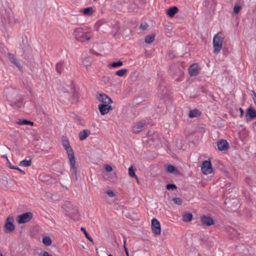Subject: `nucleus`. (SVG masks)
I'll use <instances>...</instances> for the list:
<instances>
[{
	"label": "nucleus",
	"mask_w": 256,
	"mask_h": 256,
	"mask_svg": "<svg viewBox=\"0 0 256 256\" xmlns=\"http://www.w3.org/2000/svg\"><path fill=\"white\" fill-rule=\"evenodd\" d=\"M72 35L76 41L84 42L92 38L93 33L92 30L88 27H80L74 30Z\"/></svg>",
	"instance_id": "f257e3e1"
},
{
	"label": "nucleus",
	"mask_w": 256,
	"mask_h": 256,
	"mask_svg": "<svg viewBox=\"0 0 256 256\" xmlns=\"http://www.w3.org/2000/svg\"><path fill=\"white\" fill-rule=\"evenodd\" d=\"M224 40L222 34L218 32L215 34L213 38L212 44L214 48V52L216 54H218L222 48Z\"/></svg>",
	"instance_id": "f03ea898"
},
{
	"label": "nucleus",
	"mask_w": 256,
	"mask_h": 256,
	"mask_svg": "<svg viewBox=\"0 0 256 256\" xmlns=\"http://www.w3.org/2000/svg\"><path fill=\"white\" fill-rule=\"evenodd\" d=\"M67 152L70 164V171L71 174L76 176V172H77V168L76 164V159L74 154V152L72 148L70 146L69 148H67L65 149Z\"/></svg>",
	"instance_id": "7ed1b4c3"
},
{
	"label": "nucleus",
	"mask_w": 256,
	"mask_h": 256,
	"mask_svg": "<svg viewBox=\"0 0 256 256\" xmlns=\"http://www.w3.org/2000/svg\"><path fill=\"white\" fill-rule=\"evenodd\" d=\"M33 217L32 213L26 212L18 215L16 218V220L19 224H22L28 222Z\"/></svg>",
	"instance_id": "20e7f679"
},
{
	"label": "nucleus",
	"mask_w": 256,
	"mask_h": 256,
	"mask_svg": "<svg viewBox=\"0 0 256 256\" xmlns=\"http://www.w3.org/2000/svg\"><path fill=\"white\" fill-rule=\"evenodd\" d=\"M14 218L12 216H9L7 218L6 222L4 225V231L6 234H9L12 232L15 228V226L13 224Z\"/></svg>",
	"instance_id": "39448f33"
},
{
	"label": "nucleus",
	"mask_w": 256,
	"mask_h": 256,
	"mask_svg": "<svg viewBox=\"0 0 256 256\" xmlns=\"http://www.w3.org/2000/svg\"><path fill=\"white\" fill-rule=\"evenodd\" d=\"M201 170L204 174H210L212 172V166L210 160H206L203 162L201 166Z\"/></svg>",
	"instance_id": "423d86ee"
},
{
	"label": "nucleus",
	"mask_w": 256,
	"mask_h": 256,
	"mask_svg": "<svg viewBox=\"0 0 256 256\" xmlns=\"http://www.w3.org/2000/svg\"><path fill=\"white\" fill-rule=\"evenodd\" d=\"M152 230L156 235L158 236L160 234V224L158 220L156 218H153L152 220Z\"/></svg>",
	"instance_id": "0eeeda50"
},
{
	"label": "nucleus",
	"mask_w": 256,
	"mask_h": 256,
	"mask_svg": "<svg viewBox=\"0 0 256 256\" xmlns=\"http://www.w3.org/2000/svg\"><path fill=\"white\" fill-rule=\"evenodd\" d=\"M98 100L102 102V104H110L112 103V100L106 94H100L98 97Z\"/></svg>",
	"instance_id": "6e6552de"
},
{
	"label": "nucleus",
	"mask_w": 256,
	"mask_h": 256,
	"mask_svg": "<svg viewBox=\"0 0 256 256\" xmlns=\"http://www.w3.org/2000/svg\"><path fill=\"white\" fill-rule=\"evenodd\" d=\"M146 126L144 122H138L134 125L132 128V132L134 134H138L142 132L144 127Z\"/></svg>",
	"instance_id": "1a4fd4ad"
},
{
	"label": "nucleus",
	"mask_w": 256,
	"mask_h": 256,
	"mask_svg": "<svg viewBox=\"0 0 256 256\" xmlns=\"http://www.w3.org/2000/svg\"><path fill=\"white\" fill-rule=\"evenodd\" d=\"M111 107L109 104H100L98 105L100 112L102 115L107 114L112 109Z\"/></svg>",
	"instance_id": "9d476101"
},
{
	"label": "nucleus",
	"mask_w": 256,
	"mask_h": 256,
	"mask_svg": "<svg viewBox=\"0 0 256 256\" xmlns=\"http://www.w3.org/2000/svg\"><path fill=\"white\" fill-rule=\"evenodd\" d=\"M200 222L202 224L207 226H210L214 223V220L212 218L206 215H202L201 216Z\"/></svg>",
	"instance_id": "9b49d317"
},
{
	"label": "nucleus",
	"mask_w": 256,
	"mask_h": 256,
	"mask_svg": "<svg viewBox=\"0 0 256 256\" xmlns=\"http://www.w3.org/2000/svg\"><path fill=\"white\" fill-rule=\"evenodd\" d=\"M199 68L197 64H194L190 66L188 68V72L190 76H196L199 72Z\"/></svg>",
	"instance_id": "f8f14e48"
},
{
	"label": "nucleus",
	"mask_w": 256,
	"mask_h": 256,
	"mask_svg": "<svg viewBox=\"0 0 256 256\" xmlns=\"http://www.w3.org/2000/svg\"><path fill=\"white\" fill-rule=\"evenodd\" d=\"M8 58L10 62L16 65L19 69H22V66L19 62V61L17 60L16 57L14 56V54H8Z\"/></svg>",
	"instance_id": "ddd939ff"
},
{
	"label": "nucleus",
	"mask_w": 256,
	"mask_h": 256,
	"mask_svg": "<svg viewBox=\"0 0 256 256\" xmlns=\"http://www.w3.org/2000/svg\"><path fill=\"white\" fill-rule=\"evenodd\" d=\"M246 116L250 119L256 118V110L252 107H250L246 110Z\"/></svg>",
	"instance_id": "4468645a"
},
{
	"label": "nucleus",
	"mask_w": 256,
	"mask_h": 256,
	"mask_svg": "<svg viewBox=\"0 0 256 256\" xmlns=\"http://www.w3.org/2000/svg\"><path fill=\"white\" fill-rule=\"evenodd\" d=\"M217 146L220 150H224L228 148V142L226 140H222L218 142Z\"/></svg>",
	"instance_id": "2eb2a0df"
},
{
	"label": "nucleus",
	"mask_w": 256,
	"mask_h": 256,
	"mask_svg": "<svg viewBox=\"0 0 256 256\" xmlns=\"http://www.w3.org/2000/svg\"><path fill=\"white\" fill-rule=\"evenodd\" d=\"M90 132L88 129L84 130L79 133V138L80 140H85L90 134Z\"/></svg>",
	"instance_id": "dca6fc26"
},
{
	"label": "nucleus",
	"mask_w": 256,
	"mask_h": 256,
	"mask_svg": "<svg viewBox=\"0 0 256 256\" xmlns=\"http://www.w3.org/2000/svg\"><path fill=\"white\" fill-rule=\"evenodd\" d=\"M178 8L176 6H173L168 8L167 10L166 14L170 17H174V16L178 12Z\"/></svg>",
	"instance_id": "f3484780"
},
{
	"label": "nucleus",
	"mask_w": 256,
	"mask_h": 256,
	"mask_svg": "<svg viewBox=\"0 0 256 256\" xmlns=\"http://www.w3.org/2000/svg\"><path fill=\"white\" fill-rule=\"evenodd\" d=\"M201 112L197 109H194L190 111L188 116L190 118H194L200 116Z\"/></svg>",
	"instance_id": "a211bd4d"
},
{
	"label": "nucleus",
	"mask_w": 256,
	"mask_h": 256,
	"mask_svg": "<svg viewBox=\"0 0 256 256\" xmlns=\"http://www.w3.org/2000/svg\"><path fill=\"white\" fill-rule=\"evenodd\" d=\"M17 123L20 125H34V122L26 120H19Z\"/></svg>",
	"instance_id": "6ab92c4d"
},
{
	"label": "nucleus",
	"mask_w": 256,
	"mask_h": 256,
	"mask_svg": "<svg viewBox=\"0 0 256 256\" xmlns=\"http://www.w3.org/2000/svg\"><path fill=\"white\" fill-rule=\"evenodd\" d=\"M94 12V10L92 7H88L84 8L83 10V14L86 16H92Z\"/></svg>",
	"instance_id": "aec40b11"
},
{
	"label": "nucleus",
	"mask_w": 256,
	"mask_h": 256,
	"mask_svg": "<svg viewBox=\"0 0 256 256\" xmlns=\"http://www.w3.org/2000/svg\"><path fill=\"white\" fill-rule=\"evenodd\" d=\"M56 69L58 74H60L63 70V62H58L56 65Z\"/></svg>",
	"instance_id": "412c9836"
},
{
	"label": "nucleus",
	"mask_w": 256,
	"mask_h": 256,
	"mask_svg": "<svg viewBox=\"0 0 256 256\" xmlns=\"http://www.w3.org/2000/svg\"><path fill=\"white\" fill-rule=\"evenodd\" d=\"M192 218V215L190 213H186L183 216L182 220L185 222L190 221Z\"/></svg>",
	"instance_id": "4be33fe9"
},
{
	"label": "nucleus",
	"mask_w": 256,
	"mask_h": 256,
	"mask_svg": "<svg viewBox=\"0 0 256 256\" xmlns=\"http://www.w3.org/2000/svg\"><path fill=\"white\" fill-rule=\"evenodd\" d=\"M42 242L46 246H50L52 243L51 238L48 236H45L42 238Z\"/></svg>",
	"instance_id": "5701e85b"
},
{
	"label": "nucleus",
	"mask_w": 256,
	"mask_h": 256,
	"mask_svg": "<svg viewBox=\"0 0 256 256\" xmlns=\"http://www.w3.org/2000/svg\"><path fill=\"white\" fill-rule=\"evenodd\" d=\"M32 162L30 160H24L20 162V165L22 166H29L31 165Z\"/></svg>",
	"instance_id": "b1692460"
},
{
	"label": "nucleus",
	"mask_w": 256,
	"mask_h": 256,
	"mask_svg": "<svg viewBox=\"0 0 256 256\" xmlns=\"http://www.w3.org/2000/svg\"><path fill=\"white\" fill-rule=\"evenodd\" d=\"M128 174L130 176L135 178L137 182H138V178L132 166L128 168Z\"/></svg>",
	"instance_id": "393cba45"
},
{
	"label": "nucleus",
	"mask_w": 256,
	"mask_h": 256,
	"mask_svg": "<svg viewBox=\"0 0 256 256\" xmlns=\"http://www.w3.org/2000/svg\"><path fill=\"white\" fill-rule=\"evenodd\" d=\"M154 34L147 36L145 38V42L147 44H150L154 40Z\"/></svg>",
	"instance_id": "a878e982"
},
{
	"label": "nucleus",
	"mask_w": 256,
	"mask_h": 256,
	"mask_svg": "<svg viewBox=\"0 0 256 256\" xmlns=\"http://www.w3.org/2000/svg\"><path fill=\"white\" fill-rule=\"evenodd\" d=\"M166 170L170 173H174L177 172L176 168L172 165H168L166 167Z\"/></svg>",
	"instance_id": "bb28decb"
},
{
	"label": "nucleus",
	"mask_w": 256,
	"mask_h": 256,
	"mask_svg": "<svg viewBox=\"0 0 256 256\" xmlns=\"http://www.w3.org/2000/svg\"><path fill=\"white\" fill-rule=\"evenodd\" d=\"M128 72V70L126 69H121L118 70L116 74L117 76H124L126 73Z\"/></svg>",
	"instance_id": "cd10ccee"
},
{
	"label": "nucleus",
	"mask_w": 256,
	"mask_h": 256,
	"mask_svg": "<svg viewBox=\"0 0 256 256\" xmlns=\"http://www.w3.org/2000/svg\"><path fill=\"white\" fill-rule=\"evenodd\" d=\"M80 230L82 231L85 235V236L90 242H92L93 240L92 239V238L90 236V235L88 234V232H87V231L86 230V228L84 227H82L80 228Z\"/></svg>",
	"instance_id": "c85d7f7f"
},
{
	"label": "nucleus",
	"mask_w": 256,
	"mask_h": 256,
	"mask_svg": "<svg viewBox=\"0 0 256 256\" xmlns=\"http://www.w3.org/2000/svg\"><path fill=\"white\" fill-rule=\"evenodd\" d=\"M62 144L64 147V149H66L67 148H69L70 146L68 140L66 138L62 139Z\"/></svg>",
	"instance_id": "c756f323"
},
{
	"label": "nucleus",
	"mask_w": 256,
	"mask_h": 256,
	"mask_svg": "<svg viewBox=\"0 0 256 256\" xmlns=\"http://www.w3.org/2000/svg\"><path fill=\"white\" fill-rule=\"evenodd\" d=\"M122 62L121 60H118V62H114L110 64V66L113 68L118 67L122 66Z\"/></svg>",
	"instance_id": "7c9ffc66"
},
{
	"label": "nucleus",
	"mask_w": 256,
	"mask_h": 256,
	"mask_svg": "<svg viewBox=\"0 0 256 256\" xmlns=\"http://www.w3.org/2000/svg\"><path fill=\"white\" fill-rule=\"evenodd\" d=\"M242 8V6L238 3L236 4L234 8V12L235 14H238Z\"/></svg>",
	"instance_id": "2f4dec72"
},
{
	"label": "nucleus",
	"mask_w": 256,
	"mask_h": 256,
	"mask_svg": "<svg viewBox=\"0 0 256 256\" xmlns=\"http://www.w3.org/2000/svg\"><path fill=\"white\" fill-rule=\"evenodd\" d=\"M166 189L168 190H174L176 188V186L174 184H168L166 186Z\"/></svg>",
	"instance_id": "473e14b6"
},
{
	"label": "nucleus",
	"mask_w": 256,
	"mask_h": 256,
	"mask_svg": "<svg viewBox=\"0 0 256 256\" xmlns=\"http://www.w3.org/2000/svg\"><path fill=\"white\" fill-rule=\"evenodd\" d=\"M172 200L175 204H181L182 202L181 198L177 197L173 198Z\"/></svg>",
	"instance_id": "72a5a7b5"
},
{
	"label": "nucleus",
	"mask_w": 256,
	"mask_h": 256,
	"mask_svg": "<svg viewBox=\"0 0 256 256\" xmlns=\"http://www.w3.org/2000/svg\"><path fill=\"white\" fill-rule=\"evenodd\" d=\"M105 192L110 198L114 197L116 196V194L112 190H108Z\"/></svg>",
	"instance_id": "f704fd0d"
},
{
	"label": "nucleus",
	"mask_w": 256,
	"mask_h": 256,
	"mask_svg": "<svg viewBox=\"0 0 256 256\" xmlns=\"http://www.w3.org/2000/svg\"><path fill=\"white\" fill-rule=\"evenodd\" d=\"M148 27V24L146 22L142 23L140 26V28L142 30H146Z\"/></svg>",
	"instance_id": "c9c22d12"
},
{
	"label": "nucleus",
	"mask_w": 256,
	"mask_h": 256,
	"mask_svg": "<svg viewBox=\"0 0 256 256\" xmlns=\"http://www.w3.org/2000/svg\"><path fill=\"white\" fill-rule=\"evenodd\" d=\"M126 238L125 237H124V248L126 253L128 256V250L126 246Z\"/></svg>",
	"instance_id": "e433bc0d"
},
{
	"label": "nucleus",
	"mask_w": 256,
	"mask_h": 256,
	"mask_svg": "<svg viewBox=\"0 0 256 256\" xmlns=\"http://www.w3.org/2000/svg\"><path fill=\"white\" fill-rule=\"evenodd\" d=\"M104 168L105 170L108 172H110L112 170V167L109 164L105 165Z\"/></svg>",
	"instance_id": "4c0bfd02"
},
{
	"label": "nucleus",
	"mask_w": 256,
	"mask_h": 256,
	"mask_svg": "<svg viewBox=\"0 0 256 256\" xmlns=\"http://www.w3.org/2000/svg\"><path fill=\"white\" fill-rule=\"evenodd\" d=\"M39 256H51L49 253H48L47 252L44 251L41 252Z\"/></svg>",
	"instance_id": "58836bf2"
},
{
	"label": "nucleus",
	"mask_w": 256,
	"mask_h": 256,
	"mask_svg": "<svg viewBox=\"0 0 256 256\" xmlns=\"http://www.w3.org/2000/svg\"><path fill=\"white\" fill-rule=\"evenodd\" d=\"M6 164L8 166V168H10V169H13V170H16V169H17L16 168V166H12L10 162H8L7 163H6Z\"/></svg>",
	"instance_id": "ea45409f"
},
{
	"label": "nucleus",
	"mask_w": 256,
	"mask_h": 256,
	"mask_svg": "<svg viewBox=\"0 0 256 256\" xmlns=\"http://www.w3.org/2000/svg\"><path fill=\"white\" fill-rule=\"evenodd\" d=\"M252 100L254 104L256 106V94L255 93L252 96Z\"/></svg>",
	"instance_id": "a19ab883"
},
{
	"label": "nucleus",
	"mask_w": 256,
	"mask_h": 256,
	"mask_svg": "<svg viewBox=\"0 0 256 256\" xmlns=\"http://www.w3.org/2000/svg\"><path fill=\"white\" fill-rule=\"evenodd\" d=\"M239 110H240V117H242L244 115V111L243 110V109L242 108H239Z\"/></svg>",
	"instance_id": "79ce46f5"
},
{
	"label": "nucleus",
	"mask_w": 256,
	"mask_h": 256,
	"mask_svg": "<svg viewBox=\"0 0 256 256\" xmlns=\"http://www.w3.org/2000/svg\"><path fill=\"white\" fill-rule=\"evenodd\" d=\"M16 168H18V169H16V170H18L19 172H20L22 174H25V172H24V170H22L21 169H20V168H18V166H16Z\"/></svg>",
	"instance_id": "37998d69"
},
{
	"label": "nucleus",
	"mask_w": 256,
	"mask_h": 256,
	"mask_svg": "<svg viewBox=\"0 0 256 256\" xmlns=\"http://www.w3.org/2000/svg\"><path fill=\"white\" fill-rule=\"evenodd\" d=\"M2 157L6 159L8 162H9L6 155H3Z\"/></svg>",
	"instance_id": "c03bdc74"
},
{
	"label": "nucleus",
	"mask_w": 256,
	"mask_h": 256,
	"mask_svg": "<svg viewBox=\"0 0 256 256\" xmlns=\"http://www.w3.org/2000/svg\"><path fill=\"white\" fill-rule=\"evenodd\" d=\"M83 64H84V66H89V64H84V62H83Z\"/></svg>",
	"instance_id": "a18cd8bd"
},
{
	"label": "nucleus",
	"mask_w": 256,
	"mask_h": 256,
	"mask_svg": "<svg viewBox=\"0 0 256 256\" xmlns=\"http://www.w3.org/2000/svg\"><path fill=\"white\" fill-rule=\"evenodd\" d=\"M8 101H10V98H9L8 96Z\"/></svg>",
	"instance_id": "49530a36"
},
{
	"label": "nucleus",
	"mask_w": 256,
	"mask_h": 256,
	"mask_svg": "<svg viewBox=\"0 0 256 256\" xmlns=\"http://www.w3.org/2000/svg\"><path fill=\"white\" fill-rule=\"evenodd\" d=\"M0 256H3V255L1 252H0Z\"/></svg>",
	"instance_id": "de8ad7c7"
},
{
	"label": "nucleus",
	"mask_w": 256,
	"mask_h": 256,
	"mask_svg": "<svg viewBox=\"0 0 256 256\" xmlns=\"http://www.w3.org/2000/svg\"><path fill=\"white\" fill-rule=\"evenodd\" d=\"M108 256H112L111 254L108 255Z\"/></svg>",
	"instance_id": "09e8293b"
},
{
	"label": "nucleus",
	"mask_w": 256,
	"mask_h": 256,
	"mask_svg": "<svg viewBox=\"0 0 256 256\" xmlns=\"http://www.w3.org/2000/svg\"><path fill=\"white\" fill-rule=\"evenodd\" d=\"M255 124L256 125V122H255Z\"/></svg>",
	"instance_id": "8fccbe9b"
}]
</instances>
